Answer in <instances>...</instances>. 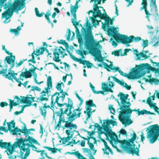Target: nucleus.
<instances>
[{
	"label": "nucleus",
	"mask_w": 159,
	"mask_h": 159,
	"mask_svg": "<svg viewBox=\"0 0 159 159\" xmlns=\"http://www.w3.org/2000/svg\"><path fill=\"white\" fill-rule=\"evenodd\" d=\"M145 65L147 66V67L150 70L154 72L155 73H157L158 75L159 76V69L156 68L155 67H152L151 66V65L148 64L146 63Z\"/></svg>",
	"instance_id": "473e14b6"
},
{
	"label": "nucleus",
	"mask_w": 159,
	"mask_h": 159,
	"mask_svg": "<svg viewBox=\"0 0 159 159\" xmlns=\"http://www.w3.org/2000/svg\"><path fill=\"white\" fill-rule=\"evenodd\" d=\"M35 14L36 16L38 17H41L44 14V13L43 12H42L41 13H39V10L37 8H35Z\"/></svg>",
	"instance_id": "09e8293b"
},
{
	"label": "nucleus",
	"mask_w": 159,
	"mask_h": 159,
	"mask_svg": "<svg viewBox=\"0 0 159 159\" xmlns=\"http://www.w3.org/2000/svg\"><path fill=\"white\" fill-rule=\"evenodd\" d=\"M147 67V66L145 64H143L140 65H137L135 68L132 69V72H130L129 74H126L124 73V75H125L126 76H124L127 78L129 79H134L135 78H139L140 77H142L146 74L145 72H143L140 75H139L138 77L135 76L138 75L141 71H143Z\"/></svg>",
	"instance_id": "6e6552de"
},
{
	"label": "nucleus",
	"mask_w": 159,
	"mask_h": 159,
	"mask_svg": "<svg viewBox=\"0 0 159 159\" xmlns=\"http://www.w3.org/2000/svg\"><path fill=\"white\" fill-rule=\"evenodd\" d=\"M82 138L84 139V140H87L88 141L90 139H91L94 140V142L93 143H96L97 140L96 138L94 137H88L87 138H85L83 137H82Z\"/></svg>",
	"instance_id": "864d4df0"
},
{
	"label": "nucleus",
	"mask_w": 159,
	"mask_h": 159,
	"mask_svg": "<svg viewBox=\"0 0 159 159\" xmlns=\"http://www.w3.org/2000/svg\"><path fill=\"white\" fill-rule=\"evenodd\" d=\"M141 57L144 58V59H146L149 57V56H147L146 55L143 54V52H140L139 53V55L137 58L136 60H140Z\"/></svg>",
	"instance_id": "79ce46f5"
},
{
	"label": "nucleus",
	"mask_w": 159,
	"mask_h": 159,
	"mask_svg": "<svg viewBox=\"0 0 159 159\" xmlns=\"http://www.w3.org/2000/svg\"><path fill=\"white\" fill-rule=\"evenodd\" d=\"M23 78H25L26 79L28 78L25 71H22L20 75V77L19 79H20V80L21 81H23L24 80L23 79Z\"/></svg>",
	"instance_id": "ea45409f"
},
{
	"label": "nucleus",
	"mask_w": 159,
	"mask_h": 159,
	"mask_svg": "<svg viewBox=\"0 0 159 159\" xmlns=\"http://www.w3.org/2000/svg\"><path fill=\"white\" fill-rule=\"evenodd\" d=\"M111 77L117 83L120 84L121 85L123 86L124 87H125V85H127V84L125 83L124 81L120 80L119 79H117V78L114 76H111Z\"/></svg>",
	"instance_id": "7c9ffc66"
},
{
	"label": "nucleus",
	"mask_w": 159,
	"mask_h": 159,
	"mask_svg": "<svg viewBox=\"0 0 159 159\" xmlns=\"http://www.w3.org/2000/svg\"><path fill=\"white\" fill-rule=\"evenodd\" d=\"M110 64L109 65L108 68L113 70H115L114 72H116L118 71L120 73V75L123 76H126L125 75H124V73L120 69V68L119 67H112V62H110Z\"/></svg>",
	"instance_id": "b1692460"
},
{
	"label": "nucleus",
	"mask_w": 159,
	"mask_h": 159,
	"mask_svg": "<svg viewBox=\"0 0 159 159\" xmlns=\"http://www.w3.org/2000/svg\"><path fill=\"white\" fill-rule=\"evenodd\" d=\"M58 113H61V109H60L59 111H56L55 112V114L57 116H58L59 117V120L57 122L56 121V119L55 118V113H54V114L53 116V121H55V123L56 124H57L56 125L55 127V129H57L58 130H59L61 128H62V127L63 126V125H62V124L64 123L61 122L60 125V126H58V123L59 122V120H60V116H59L58 115H57Z\"/></svg>",
	"instance_id": "4be33fe9"
},
{
	"label": "nucleus",
	"mask_w": 159,
	"mask_h": 159,
	"mask_svg": "<svg viewBox=\"0 0 159 159\" xmlns=\"http://www.w3.org/2000/svg\"><path fill=\"white\" fill-rule=\"evenodd\" d=\"M2 49L8 55H10V56L9 57H11V58H13V56H13L12 53L8 51L7 50V49L5 48V45H2Z\"/></svg>",
	"instance_id": "de8ad7c7"
},
{
	"label": "nucleus",
	"mask_w": 159,
	"mask_h": 159,
	"mask_svg": "<svg viewBox=\"0 0 159 159\" xmlns=\"http://www.w3.org/2000/svg\"><path fill=\"white\" fill-rule=\"evenodd\" d=\"M111 124V120L107 119L106 120V122H104L102 125L103 129L105 131V132H103L102 133L105 134L107 136L108 135L110 137H111V133L113 132L111 129V127L110 126Z\"/></svg>",
	"instance_id": "f3484780"
},
{
	"label": "nucleus",
	"mask_w": 159,
	"mask_h": 159,
	"mask_svg": "<svg viewBox=\"0 0 159 159\" xmlns=\"http://www.w3.org/2000/svg\"><path fill=\"white\" fill-rule=\"evenodd\" d=\"M16 141L13 144V146H14L16 148H19L20 150V152H21L22 150L25 149V148L27 146L28 143H25L26 142V138L23 139L21 137L19 139L16 138Z\"/></svg>",
	"instance_id": "a211bd4d"
},
{
	"label": "nucleus",
	"mask_w": 159,
	"mask_h": 159,
	"mask_svg": "<svg viewBox=\"0 0 159 159\" xmlns=\"http://www.w3.org/2000/svg\"><path fill=\"white\" fill-rule=\"evenodd\" d=\"M15 56H13V58H11V57L9 56H7L5 59V60L6 61L7 63L11 65L10 68L8 69V72L6 75V78L12 81L13 80V79H14L15 81H18L19 79V78H16V75H17L20 72L15 73L14 70H11V69L13 68L15 66Z\"/></svg>",
	"instance_id": "0eeeda50"
},
{
	"label": "nucleus",
	"mask_w": 159,
	"mask_h": 159,
	"mask_svg": "<svg viewBox=\"0 0 159 159\" xmlns=\"http://www.w3.org/2000/svg\"><path fill=\"white\" fill-rule=\"evenodd\" d=\"M121 111L124 112V113L127 114V115H130L132 111H136L138 112V111H139V108L137 110H131L129 108V107H126Z\"/></svg>",
	"instance_id": "393cba45"
},
{
	"label": "nucleus",
	"mask_w": 159,
	"mask_h": 159,
	"mask_svg": "<svg viewBox=\"0 0 159 159\" xmlns=\"http://www.w3.org/2000/svg\"><path fill=\"white\" fill-rule=\"evenodd\" d=\"M157 82H159V80L156 79L152 78L150 79L149 80V82L151 84H152L153 83H157Z\"/></svg>",
	"instance_id": "338daca9"
},
{
	"label": "nucleus",
	"mask_w": 159,
	"mask_h": 159,
	"mask_svg": "<svg viewBox=\"0 0 159 159\" xmlns=\"http://www.w3.org/2000/svg\"><path fill=\"white\" fill-rule=\"evenodd\" d=\"M30 149H29L27 147L25 148V149H23L22 150L21 152H20L21 155L22 156L24 154L23 152H24L26 151V152L25 154V155L27 157L29 156L30 153Z\"/></svg>",
	"instance_id": "e433bc0d"
},
{
	"label": "nucleus",
	"mask_w": 159,
	"mask_h": 159,
	"mask_svg": "<svg viewBox=\"0 0 159 159\" xmlns=\"http://www.w3.org/2000/svg\"><path fill=\"white\" fill-rule=\"evenodd\" d=\"M58 97H59V103H63L64 102V100L65 99V98L62 97V94L61 95H60V93H59L58 95Z\"/></svg>",
	"instance_id": "69168bd1"
},
{
	"label": "nucleus",
	"mask_w": 159,
	"mask_h": 159,
	"mask_svg": "<svg viewBox=\"0 0 159 159\" xmlns=\"http://www.w3.org/2000/svg\"><path fill=\"white\" fill-rule=\"evenodd\" d=\"M136 135L135 133H134L133 136L129 140V141L132 144L134 143V141L136 139Z\"/></svg>",
	"instance_id": "5fc2aeb1"
},
{
	"label": "nucleus",
	"mask_w": 159,
	"mask_h": 159,
	"mask_svg": "<svg viewBox=\"0 0 159 159\" xmlns=\"http://www.w3.org/2000/svg\"><path fill=\"white\" fill-rule=\"evenodd\" d=\"M143 9L144 10L145 14L146 15V18L148 19V20H149V16L151 15V14L149 13L148 11L147 10V7L143 8H140V10Z\"/></svg>",
	"instance_id": "49530a36"
},
{
	"label": "nucleus",
	"mask_w": 159,
	"mask_h": 159,
	"mask_svg": "<svg viewBox=\"0 0 159 159\" xmlns=\"http://www.w3.org/2000/svg\"><path fill=\"white\" fill-rule=\"evenodd\" d=\"M116 28L113 27H110L108 29L107 32L108 33L111 34L114 39L117 42H120L121 43L125 44L129 43L133 41L135 42H138L140 41L141 39L139 37H136L131 35L128 37L124 35L120 34H119L116 33L114 32Z\"/></svg>",
	"instance_id": "7ed1b4c3"
},
{
	"label": "nucleus",
	"mask_w": 159,
	"mask_h": 159,
	"mask_svg": "<svg viewBox=\"0 0 159 159\" xmlns=\"http://www.w3.org/2000/svg\"><path fill=\"white\" fill-rule=\"evenodd\" d=\"M65 125V124L64 125H63V126L62 127V129H65L66 128H67V129H67V130H66V134H67V135H68V136H70V131L73 129H77V128H72L71 129L70 128H67V127H64V126Z\"/></svg>",
	"instance_id": "a18cd8bd"
},
{
	"label": "nucleus",
	"mask_w": 159,
	"mask_h": 159,
	"mask_svg": "<svg viewBox=\"0 0 159 159\" xmlns=\"http://www.w3.org/2000/svg\"><path fill=\"white\" fill-rule=\"evenodd\" d=\"M35 90L39 92H40L41 91V89L40 88L36 86H32V89H31L30 91H34Z\"/></svg>",
	"instance_id": "4d7b16f0"
},
{
	"label": "nucleus",
	"mask_w": 159,
	"mask_h": 159,
	"mask_svg": "<svg viewBox=\"0 0 159 159\" xmlns=\"http://www.w3.org/2000/svg\"><path fill=\"white\" fill-rule=\"evenodd\" d=\"M79 21H80L78 22H75L73 19L72 20V23H73V25L75 26V27L76 29L75 33H76V34H79L80 33V30H79L76 27V26L78 25L79 22Z\"/></svg>",
	"instance_id": "4c0bfd02"
},
{
	"label": "nucleus",
	"mask_w": 159,
	"mask_h": 159,
	"mask_svg": "<svg viewBox=\"0 0 159 159\" xmlns=\"http://www.w3.org/2000/svg\"><path fill=\"white\" fill-rule=\"evenodd\" d=\"M43 147L44 148L47 149L49 151H51L53 153H56L58 150L56 148H53L48 146H43Z\"/></svg>",
	"instance_id": "58836bf2"
},
{
	"label": "nucleus",
	"mask_w": 159,
	"mask_h": 159,
	"mask_svg": "<svg viewBox=\"0 0 159 159\" xmlns=\"http://www.w3.org/2000/svg\"><path fill=\"white\" fill-rule=\"evenodd\" d=\"M0 147L2 148L7 149L9 152L7 153L8 155H11L15 151L16 148L13 145H12L10 142H2V140H0Z\"/></svg>",
	"instance_id": "2eb2a0df"
},
{
	"label": "nucleus",
	"mask_w": 159,
	"mask_h": 159,
	"mask_svg": "<svg viewBox=\"0 0 159 159\" xmlns=\"http://www.w3.org/2000/svg\"><path fill=\"white\" fill-rule=\"evenodd\" d=\"M130 143L131 142L129 140H123L122 145H126L124 147V148L129 154L132 155L135 154L139 156V149L137 148H135V144H132L133 145H132Z\"/></svg>",
	"instance_id": "9b49d317"
},
{
	"label": "nucleus",
	"mask_w": 159,
	"mask_h": 159,
	"mask_svg": "<svg viewBox=\"0 0 159 159\" xmlns=\"http://www.w3.org/2000/svg\"><path fill=\"white\" fill-rule=\"evenodd\" d=\"M87 144L89 145L91 150L93 151L94 150V145L93 144V143H90L89 140H88L87 141Z\"/></svg>",
	"instance_id": "13d9d810"
},
{
	"label": "nucleus",
	"mask_w": 159,
	"mask_h": 159,
	"mask_svg": "<svg viewBox=\"0 0 159 159\" xmlns=\"http://www.w3.org/2000/svg\"><path fill=\"white\" fill-rule=\"evenodd\" d=\"M81 32L82 33L81 34H82L83 35H85V37L88 36V35L86 34V30L83 27H82V28Z\"/></svg>",
	"instance_id": "0e129e2a"
},
{
	"label": "nucleus",
	"mask_w": 159,
	"mask_h": 159,
	"mask_svg": "<svg viewBox=\"0 0 159 159\" xmlns=\"http://www.w3.org/2000/svg\"><path fill=\"white\" fill-rule=\"evenodd\" d=\"M25 71L26 74L28 78H30L32 76V74L30 73V71L27 70V69L26 68H25Z\"/></svg>",
	"instance_id": "774afa93"
},
{
	"label": "nucleus",
	"mask_w": 159,
	"mask_h": 159,
	"mask_svg": "<svg viewBox=\"0 0 159 159\" xmlns=\"http://www.w3.org/2000/svg\"><path fill=\"white\" fill-rule=\"evenodd\" d=\"M19 107H22V109H21L20 111H15V112H14V114L15 115H18L19 114H20V113H22L24 111V108L26 107V105H24V106H20V105H19V106H18Z\"/></svg>",
	"instance_id": "8fccbe9b"
},
{
	"label": "nucleus",
	"mask_w": 159,
	"mask_h": 159,
	"mask_svg": "<svg viewBox=\"0 0 159 159\" xmlns=\"http://www.w3.org/2000/svg\"><path fill=\"white\" fill-rule=\"evenodd\" d=\"M85 45L87 49L89 50L90 53L93 54V55L95 57L97 61L102 63V65L104 66V68L106 69L108 71H110L107 68L109 67V65L103 61V59L102 56L101 50L99 48H96L98 46L101 47L98 43H95L92 38V40L90 41L86 40Z\"/></svg>",
	"instance_id": "f03ea898"
},
{
	"label": "nucleus",
	"mask_w": 159,
	"mask_h": 159,
	"mask_svg": "<svg viewBox=\"0 0 159 159\" xmlns=\"http://www.w3.org/2000/svg\"><path fill=\"white\" fill-rule=\"evenodd\" d=\"M98 17L100 18L101 19L104 20L105 22H107L106 25L107 26H108L109 24L110 25H112L113 24V21L111 18L107 16L106 13L105 14H101L99 16H98Z\"/></svg>",
	"instance_id": "412c9836"
},
{
	"label": "nucleus",
	"mask_w": 159,
	"mask_h": 159,
	"mask_svg": "<svg viewBox=\"0 0 159 159\" xmlns=\"http://www.w3.org/2000/svg\"><path fill=\"white\" fill-rule=\"evenodd\" d=\"M8 125V129L10 132L12 133V135H20L21 133L24 134L25 135V137H27L30 136L29 135H31L33 133H31L30 131H35V129L34 128L27 129L25 123H23L24 127L22 129H21L17 127H15V123L13 120H11L10 122H7Z\"/></svg>",
	"instance_id": "20e7f679"
},
{
	"label": "nucleus",
	"mask_w": 159,
	"mask_h": 159,
	"mask_svg": "<svg viewBox=\"0 0 159 159\" xmlns=\"http://www.w3.org/2000/svg\"><path fill=\"white\" fill-rule=\"evenodd\" d=\"M62 85L63 87H64V84L62 82H61L60 83H57V85L56 87V88L57 89V90L60 91V92H61V90H63V89H62L61 88V86Z\"/></svg>",
	"instance_id": "3c124183"
},
{
	"label": "nucleus",
	"mask_w": 159,
	"mask_h": 159,
	"mask_svg": "<svg viewBox=\"0 0 159 159\" xmlns=\"http://www.w3.org/2000/svg\"><path fill=\"white\" fill-rule=\"evenodd\" d=\"M47 87H45V88L50 89L52 88V77L49 76L48 77L47 80Z\"/></svg>",
	"instance_id": "c85d7f7f"
},
{
	"label": "nucleus",
	"mask_w": 159,
	"mask_h": 159,
	"mask_svg": "<svg viewBox=\"0 0 159 159\" xmlns=\"http://www.w3.org/2000/svg\"><path fill=\"white\" fill-rule=\"evenodd\" d=\"M147 103L151 107H153L155 111L159 114V111L158 110H159V108L156 106V103H152V102L150 100V98L148 97L147 100Z\"/></svg>",
	"instance_id": "5701e85b"
},
{
	"label": "nucleus",
	"mask_w": 159,
	"mask_h": 159,
	"mask_svg": "<svg viewBox=\"0 0 159 159\" xmlns=\"http://www.w3.org/2000/svg\"><path fill=\"white\" fill-rule=\"evenodd\" d=\"M103 142L104 143V146H105V148H102V150L103 152V153L104 154H106L107 155H109V153L108 152H106L107 148H108L109 146L107 145V142L104 140H103Z\"/></svg>",
	"instance_id": "a19ab883"
},
{
	"label": "nucleus",
	"mask_w": 159,
	"mask_h": 159,
	"mask_svg": "<svg viewBox=\"0 0 159 159\" xmlns=\"http://www.w3.org/2000/svg\"><path fill=\"white\" fill-rule=\"evenodd\" d=\"M45 47H41L38 49H36L35 51V54L36 56H39L43 54L45 51Z\"/></svg>",
	"instance_id": "c756f323"
},
{
	"label": "nucleus",
	"mask_w": 159,
	"mask_h": 159,
	"mask_svg": "<svg viewBox=\"0 0 159 159\" xmlns=\"http://www.w3.org/2000/svg\"><path fill=\"white\" fill-rule=\"evenodd\" d=\"M59 93V92H56L52 95L51 106L49 105H47V103H45L43 104V106L39 107L40 113L41 115L44 117H45L46 115L47 111L46 109L47 108H50L53 110L54 109V106L56 103L59 107H64L66 104H67V102L63 103H59V97H58Z\"/></svg>",
	"instance_id": "39448f33"
},
{
	"label": "nucleus",
	"mask_w": 159,
	"mask_h": 159,
	"mask_svg": "<svg viewBox=\"0 0 159 159\" xmlns=\"http://www.w3.org/2000/svg\"><path fill=\"white\" fill-rule=\"evenodd\" d=\"M25 7V3H23L20 1L18 0L14 2L12 4V8H8V9L2 14V17L6 18L4 22L8 20L9 18L11 17L13 14V11L16 12L24 8Z\"/></svg>",
	"instance_id": "423d86ee"
},
{
	"label": "nucleus",
	"mask_w": 159,
	"mask_h": 159,
	"mask_svg": "<svg viewBox=\"0 0 159 159\" xmlns=\"http://www.w3.org/2000/svg\"><path fill=\"white\" fill-rule=\"evenodd\" d=\"M25 140L26 142L29 141L30 144H33L32 143H34L38 145H40L39 143L38 142L37 140L30 136H28V138H26Z\"/></svg>",
	"instance_id": "bb28decb"
},
{
	"label": "nucleus",
	"mask_w": 159,
	"mask_h": 159,
	"mask_svg": "<svg viewBox=\"0 0 159 159\" xmlns=\"http://www.w3.org/2000/svg\"><path fill=\"white\" fill-rule=\"evenodd\" d=\"M94 6L93 9L94 12L96 13L97 15L93 16L94 18H96L98 17V16H99L100 15H101L102 13L101 12V11L98 8V6H97V4H96L95 3V4H94Z\"/></svg>",
	"instance_id": "cd10ccee"
},
{
	"label": "nucleus",
	"mask_w": 159,
	"mask_h": 159,
	"mask_svg": "<svg viewBox=\"0 0 159 159\" xmlns=\"http://www.w3.org/2000/svg\"><path fill=\"white\" fill-rule=\"evenodd\" d=\"M92 23L93 25H98V24L99 22L101 21V20H98L96 18H92Z\"/></svg>",
	"instance_id": "e2e57ef3"
},
{
	"label": "nucleus",
	"mask_w": 159,
	"mask_h": 159,
	"mask_svg": "<svg viewBox=\"0 0 159 159\" xmlns=\"http://www.w3.org/2000/svg\"><path fill=\"white\" fill-rule=\"evenodd\" d=\"M21 30L20 26H18L16 29H11L10 32L12 33H14L15 35H18L19 34L20 31Z\"/></svg>",
	"instance_id": "2f4dec72"
},
{
	"label": "nucleus",
	"mask_w": 159,
	"mask_h": 159,
	"mask_svg": "<svg viewBox=\"0 0 159 159\" xmlns=\"http://www.w3.org/2000/svg\"><path fill=\"white\" fill-rule=\"evenodd\" d=\"M68 34L66 35V39L67 41H70V37L71 35V31L70 29H68V31L67 32Z\"/></svg>",
	"instance_id": "6e6d98bb"
},
{
	"label": "nucleus",
	"mask_w": 159,
	"mask_h": 159,
	"mask_svg": "<svg viewBox=\"0 0 159 159\" xmlns=\"http://www.w3.org/2000/svg\"><path fill=\"white\" fill-rule=\"evenodd\" d=\"M150 130L147 133V138L150 139L151 143H153L159 136V126L156 124L150 126Z\"/></svg>",
	"instance_id": "9d476101"
},
{
	"label": "nucleus",
	"mask_w": 159,
	"mask_h": 159,
	"mask_svg": "<svg viewBox=\"0 0 159 159\" xmlns=\"http://www.w3.org/2000/svg\"><path fill=\"white\" fill-rule=\"evenodd\" d=\"M35 97H33L32 95L27 94L26 97H22V102L26 104V107L30 106L32 105V103L34 101Z\"/></svg>",
	"instance_id": "6ab92c4d"
},
{
	"label": "nucleus",
	"mask_w": 159,
	"mask_h": 159,
	"mask_svg": "<svg viewBox=\"0 0 159 159\" xmlns=\"http://www.w3.org/2000/svg\"><path fill=\"white\" fill-rule=\"evenodd\" d=\"M67 99V102L64 107L61 108V113H57V115L60 116L57 126H60L61 122L65 123L64 127L75 128H77L76 125L72 122L75 119L80 117L81 112L74 109L73 101L70 98H68Z\"/></svg>",
	"instance_id": "f257e3e1"
},
{
	"label": "nucleus",
	"mask_w": 159,
	"mask_h": 159,
	"mask_svg": "<svg viewBox=\"0 0 159 159\" xmlns=\"http://www.w3.org/2000/svg\"><path fill=\"white\" fill-rule=\"evenodd\" d=\"M111 137L110 138L111 140L114 141L115 144L118 143H120L122 145V144L123 140H120L117 139H116L114 137V136L116 137V138L117 137V135L115 132H112L111 133Z\"/></svg>",
	"instance_id": "a878e982"
},
{
	"label": "nucleus",
	"mask_w": 159,
	"mask_h": 159,
	"mask_svg": "<svg viewBox=\"0 0 159 159\" xmlns=\"http://www.w3.org/2000/svg\"><path fill=\"white\" fill-rule=\"evenodd\" d=\"M141 5H143L142 7H141V8H145V7H147V0H142V2L141 3Z\"/></svg>",
	"instance_id": "bf43d9fd"
},
{
	"label": "nucleus",
	"mask_w": 159,
	"mask_h": 159,
	"mask_svg": "<svg viewBox=\"0 0 159 159\" xmlns=\"http://www.w3.org/2000/svg\"><path fill=\"white\" fill-rule=\"evenodd\" d=\"M54 57L53 60L56 62H60L61 60L59 59L60 56L61 57L63 58L65 56L67 55L66 53V50L61 47H57L54 49V52L53 53Z\"/></svg>",
	"instance_id": "f8f14e48"
},
{
	"label": "nucleus",
	"mask_w": 159,
	"mask_h": 159,
	"mask_svg": "<svg viewBox=\"0 0 159 159\" xmlns=\"http://www.w3.org/2000/svg\"><path fill=\"white\" fill-rule=\"evenodd\" d=\"M147 67V66L145 64H143L140 65H137L135 68L132 69V72H130L129 74H126L124 73V75H125L126 76H124L127 78L129 79H134L135 78H139L140 77H142L146 74L145 72H143L140 75H139L138 77L135 76L138 75L141 71H143Z\"/></svg>",
	"instance_id": "1a4fd4ad"
},
{
	"label": "nucleus",
	"mask_w": 159,
	"mask_h": 159,
	"mask_svg": "<svg viewBox=\"0 0 159 159\" xmlns=\"http://www.w3.org/2000/svg\"><path fill=\"white\" fill-rule=\"evenodd\" d=\"M51 13L50 11L48 10L46 13L45 15V18L47 20L48 22L49 23H51L52 26H53V23L51 22L50 19L49 18V16H51Z\"/></svg>",
	"instance_id": "72a5a7b5"
},
{
	"label": "nucleus",
	"mask_w": 159,
	"mask_h": 159,
	"mask_svg": "<svg viewBox=\"0 0 159 159\" xmlns=\"http://www.w3.org/2000/svg\"><path fill=\"white\" fill-rule=\"evenodd\" d=\"M7 72V69H3L2 70H0V75L2 74V75L6 78V75L7 74H6Z\"/></svg>",
	"instance_id": "052dcab7"
},
{
	"label": "nucleus",
	"mask_w": 159,
	"mask_h": 159,
	"mask_svg": "<svg viewBox=\"0 0 159 159\" xmlns=\"http://www.w3.org/2000/svg\"><path fill=\"white\" fill-rule=\"evenodd\" d=\"M39 152H41V155L42 157L40 158V159H45L44 155H45V157L49 159H51V157L48 156L47 154L45 152V150H39V151H38Z\"/></svg>",
	"instance_id": "c9c22d12"
},
{
	"label": "nucleus",
	"mask_w": 159,
	"mask_h": 159,
	"mask_svg": "<svg viewBox=\"0 0 159 159\" xmlns=\"http://www.w3.org/2000/svg\"><path fill=\"white\" fill-rule=\"evenodd\" d=\"M27 145V147L29 149H30V148L32 147V149L33 151L36 152L38 153V151H39L37 149V148L33 144H30V143H28Z\"/></svg>",
	"instance_id": "37998d69"
},
{
	"label": "nucleus",
	"mask_w": 159,
	"mask_h": 159,
	"mask_svg": "<svg viewBox=\"0 0 159 159\" xmlns=\"http://www.w3.org/2000/svg\"><path fill=\"white\" fill-rule=\"evenodd\" d=\"M44 90H43L40 93V95L39 97L37 98V102H40L43 104V101H48L49 100V93L50 92V89L44 88Z\"/></svg>",
	"instance_id": "dca6fc26"
},
{
	"label": "nucleus",
	"mask_w": 159,
	"mask_h": 159,
	"mask_svg": "<svg viewBox=\"0 0 159 159\" xmlns=\"http://www.w3.org/2000/svg\"><path fill=\"white\" fill-rule=\"evenodd\" d=\"M85 103L86 107H96V105L93 103V100L91 99L86 101Z\"/></svg>",
	"instance_id": "f704fd0d"
},
{
	"label": "nucleus",
	"mask_w": 159,
	"mask_h": 159,
	"mask_svg": "<svg viewBox=\"0 0 159 159\" xmlns=\"http://www.w3.org/2000/svg\"><path fill=\"white\" fill-rule=\"evenodd\" d=\"M150 6L155 8L157 7V6L156 3V0H150Z\"/></svg>",
	"instance_id": "680f3d73"
},
{
	"label": "nucleus",
	"mask_w": 159,
	"mask_h": 159,
	"mask_svg": "<svg viewBox=\"0 0 159 159\" xmlns=\"http://www.w3.org/2000/svg\"><path fill=\"white\" fill-rule=\"evenodd\" d=\"M57 42L59 43L65 45L66 47L68 48V43L65 40H60L59 41H58Z\"/></svg>",
	"instance_id": "603ef678"
},
{
	"label": "nucleus",
	"mask_w": 159,
	"mask_h": 159,
	"mask_svg": "<svg viewBox=\"0 0 159 159\" xmlns=\"http://www.w3.org/2000/svg\"><path fill=\"white\" fill-rule=\"evenodd\" d=\"M102 89L103 90L102 91H96L94 93L95 94H99V93H102V94H104V92H110L111 93H113V91L110 88H108V84H106L104 82H103L102 83Z\"/></svg>",
	"instance_id": "aec40b11"
},
{
	"label": "nucleus",
	"mask_w": 159,
	"mask_h": 159,
	"mask_svg": "<svg viewBox=\"0 0 159 159\" xmlns=\"http://www.w3.org/2000/svg\"><path fill=\"white\" fill-rule=\"evenodd\" d=\"M129 96L128 94H125L122 92H120L118 95V97H120L121 102V105L119 109L121 110V111L126 107H130L131 103L129 101H126Z\"/></svg>",
	"instance_id": "ddd939ff"
},
{
	"label": "nucleus",
	"mask_w": 159,
	"mask_h": 159,
	"mask_svg": "<svg viewBox=\"0 0 159 159\" xmlns=\"http://www.w3.org/2000/svg\"><path fill=\"white\" fill-rule=\"evenodd\" d=\"M119 119L122 123L126 126L129 125L133 123L130 117L131 115H128L121 111H120Z\"/></svg>",
	"instance_id": "4468645a"
},
{
	"label": "nucleus",
	"mask_w": 159,
	"mask_h": 159,
	"mask_svg": "<svg viewBox=\"0 0 159 159\" xmlns=\"http://www.w3.org/2000/svg\"><path fill=\"white\" fill-rule=\"evenodd\" d=\"M82 36V35L81 33L76 34V38L78 39V42L80 43H83Z\"/></svg>",
	"instance_id": "c03bdc74"
}]
</instances>
